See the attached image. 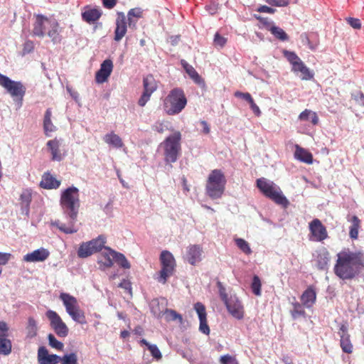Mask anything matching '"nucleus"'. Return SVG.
<instances>
[{"instance_id":"1","label":"nucleus","mask_w":364,"mask_h":364,"mask_svg":"<svg viewBox=\"0 0 364 364\" xmlns=\"http://www.w3.org/2000/svg\"><path fill=\"white\" fill-rule=\"evenodd\" d=\"M60 205L64 213L69 218L68 225H65L60 221H55L53 225L58 228L66 233L73 234L77 231L75 227L77 220V216L80 208L79 190L75 186H71L64 190L60 196Z\"/></svg>"},{"instance_id":"2","label":"nucleus","mask_w":364,"mask_h":364,"mask_svg":"<svg viewBox=\"0 0 364 364\" xmlns=\"http://www.w3.org/2000/svg\"><path fill=\"white\" fill-rule=\"evenodd\" d=\"M334 272L342 279H351L364 267V256L361 253L341 252L338 255Z\"/></svg>"},{"instance_id":"3","label":"nucleus","mask_w":364,"mask_h":364,"mask_svg":"<svg viewBox=\"0 0 364 364\" xmlns=\"http://www.w3.org/2000/svg\"><path fill=\"white\" fill-rule=\"evenodd\" d=\"M62 31L63 28L55 18L38 14L33 23L32 33L33 36L41 38L47 36L54 44H56L60 43L63 39Z\"/></svg>"},{"instance_id":"4","label":"nucleus","mask_w":364,"mask_h":364,"mask_svg":"<svg viewBox=\"0 0 364 364\" xmlns=\"http://www.w3.org/2000/svg\"><path fill=\"white\" fill-rule=\"evenodd\" d=\"M257 187L265 197L269 198L276 204L284 208H287L289 205V201L284 196L280 188L274 182L261 178L257 180Z\"/></svg>"},{"instance_id":"5","label":"nucleus","mask_w":364,"mask_h":364,"mask_svg":"<svg viewBox=\"0 0 364 364\" xmlns=\"http://www.w3.org/2000/svg\"><path fill=\"white\" fill-rule=\"evenodd\" d=\"M186 104L184 92L176 87L171 90L164 100V109L168 115H176L182 112Z\"/></svg>"},{"instance_id":"6","label":"nucleus","mask_w":364,"mask_h":364,"mask_svg":"<svg viewBox=\"0 0 364 364\" xmlns=\"http://www.w3.org/2000/svg\"><path fill=\"white\" fill-rule=\"evenodd\" d=\"M226 180L219 169H214L209 174L206 183V194L211 199L220 198L225 191Z\"/></svg>"},{"instance_id":"7","label":"nucleus","mask_w":364,"mask_h":364,"mask_svg":"<svg viewBox=\"0 0 364 364\" xmlns=\"http://www.w3.org/2000/svg\"><path fill=\"white\" fill-rule=\"evenodd\" d=\"M181 134L176 132L168 136L161 144L164 149V161L167 164L174 163L177 161L181 151Z\"/></svg>"},{"instance_id":"8","label":"nucleus","mask_w":364,"mask_h":364,"mask_svg":"<svg viewBox=\"0 0 364 364\" xmlns=\"http://www.w3.org/2000/svg\"><path fill=\"white\" fill-rule=\"evenodd\" d=\"M62 301L67 314L76 323L85 324L87 323L84 311L80 309L77 299L68 294L60 293L59 296Z\"/></svg>"},{"instance_id":"9","label":"nucleus","mask_w":364,"mask_h":364,"mask_svg":"<svg viewBox=\"0 0 364 364\" xmlns=\"http://www.w3.org/2000/svg\"><path fill=\"white\" fill-rule=\"evenodd\" d=\"M218 287L220 298L224 301L228 312L235 318H242L243 317V307L238 298L235 295L228 296L225 293V289L220 282H218Z\"/></svg>"},{"instance_id":"10","label":"nucleus","mask_w":364,"mask_h":364,"mask_svg":"<svg viewBox=\"0 0 364 364\" xmlns=\"http://www.w3.org/2000/svg\"><path fill=\"white\" fill-rule=\"evenodd\" d=\"M283 54L291 65V70L296 73H300L301 80H309L314 78V73L294 52L284 50Z\"/></svg>"},{"instance_id":"11","label":"nucleus","mask_w":364,"mask_h":364,"mask_svg":"<svg viewBox=\"0 0 364 364\" xmlns=\"http://www.w3.org/2000/svg\"><path fill=\"white\" fill-rule=\"evenodd\" d=\"M160 260L161 263V269L157 279L159 282L165 284L167 279L173 274L176 266L175 259L170 252L164 250L161 253Z\"/></svg>"},{"instance_id":"12","label":"nucleus","mask_w":364,"mask_h":364,"mask_svg":"<svg viewBox=\"0 0 364 364\" xmlns=\"http://www.w3.org/2000/svg\"><path fill=\"white\" fill-rule=\"evenodd\" d=\"M46 316L50 321V327L59 337L65 338L68 335L69 329L67 325L55 311L48 310Z\"/></svg>"},{"instance_id":"13","label":"nucleus","mask_w":364,"mask_h":364,"mask_svg":"<svg viewBox=\"0 0 364 364\" xmlns=\"http://www.w3.org/2000/svg\"><path fill=\"white\" fill-rule=\"evenodd\" d=\"M0 85L5 88L12 97H23L26 92V87L21 82L11 80L9 77L1 73Z\"/></svg>"},{"instance_id":"14","label":"nucleus","mask_w":364,"mask_h":364,"mask_svg":"<svg viewBox=\"0 0 364 364\" xmlns=\"http://www.w3.org/2000/svg\"><path fill=\"white\" fill-rule=\"evenodd\" d=\"M309 228L310 231V240L322 242L328 237L326 228L322 224L319 219H314L309 223Z\"/></svg>"},{"instance_id":"15","label":"nucleus","mask_w":364,"mask_h":364,"mask_svg":"<svg viewBox=\"0 0 364 364\" xmlns=\"http://www.w3.org/2000/svg\"><path fill=\"white\" fill-rule=\"evenodd\" d=\"M202 254L203 250L200 245H190L186 247L183 257L189 264L195 265L202 260Z\"/></svg>"},{"instance_id":"16","label":"nucleus","mask_w":364,"mask_h":364,"mask_svg":"<svg viewBox=\"0 0 364 364\" xmlns=\"http://www.w3.org/2000/svg\"><path fill=\"white\" fill-rule=\"evenodd\" d=\"M50 256L48 250L41 247L31 252L27 253L23 257V260L26 262H42L46 261Z\"/></svg>"},{"instance_id":"17","label":"nucleus","mask_w":364,"mask_h":364,"mask_svg":"<svg viewBox=\"0 0 364 364\" xmlns=\"http://www.w3.org/2000/svg\"><path fill=\"white\" fill-rule=\"evenodd\" d=\"M114 252V250L110 247H105V250L100 252L97 258L100 269L105 270L113 265Z\"/></svg>"},{"instance_id":"18","label":"nucleus","mask_w":364,"mask_h":364,"mask_svg":"<svg viewBox=\"0 0 364 364\" xmlns=\"http://www.w3.org/2000/svg\"><path fill=\"white\" fill-rule=\"evenodd\" d=\"M113 69L112 61L107 59L102 62L100 70L96 73L95 80L97 83H103L106 82L111 75Z\"/></svg>"},{"instance_id":"19","label":"nucleus","mask_w":364,"mask_h":364,"mask_svg":"<svg viewBox=\"0 0 364 364\" xmlns=\"http://www.w3.org/2000/svg\"><path fill=\"white\" fill-rule=\"evenodd\" d=\"M60 357L48 354V351L46 347L42 346L38 350V360L40 364H58L60 362Z\"/></svg>"},{"instance_id":"20","label":"nucleus","mask_w":364,"mask_h":364,"mask_svg":"<svg viewBox=\"0 0 364 364\" xmlns=\"http://www.w3.org/2000/svg\"><path fill=\"white\" fill-rule=\"evenodd\" d=\"M301 302L307 309L313 307L316 301V291L314 286H309L300 296Z\"/></svg>"},{"instance_id":"21","label":"nucleus","mask_w":364,"mask_h":364,"mask_svg":"<svg viewBox=\"0 0 364 364\" xmlns=\"http://www.w3.org/2000/svg\"><path fill=\"white\" fill-rule=\"evenodd\" d=\"M127 33L126 17L123 13H119L116 20V28L114 31V41H119Z\"/></svg>"},{"instance_id":"22","label":"nucleus","mask_w":364,"mask_h":364,"mask_svg":"<svg viewBox=\"0 0 364 364\" xmlns=\"http://www.w3.org/2000/svg\"><path fill=\"white\" fill-rule=\"evenodd\" d=\"M47 146L51 154V159L55 161H60L64 158V154L60 150V143L57 139L50 140L47 142Z\"/></svg>"},{"instance_id":"23","label":"nucleus","mask_w":364,"mask_h":364,"mask_svg":"<svg viewBox=\"0 0 364 364\" xmlns=\"http://www.w3.org/2000/svg\"><path fill=\"white\" fill-rule=\"evenodd\" d=\"M60 185V181L57 180L50 173H45L42 176V180L40 183L41 187L45 189H55Z\"/></svg>"},{"instance_id":"24","label":"nucleus","mask_w":364,"mask_h":364,"mask_svg":"<svg viewBox=\"0 0 364 364\" xmlns=\"http://www.w3.org/2000/svg\"><path fill=\"white\" fill-rule=\"evenodd\" d=\"M294 156L296 159L306 164H311L313 163L312 154L305 149L300 147L299 145H296Z\"/></svg>"},{"instance_id":"25","label":"nucleus","mask_w":364,"mask_h":364,"mask_svg":"<svg viewBox=\"0 0 364 364\" xmlns=\"http://www.w3.org/2000/svg\"><path fill=\"white\" fill-rule=\"evenodd\" d=\"M292 309L290 310V314L294 319H297L299 318H306V313L305 311V306L301 302L299 303L297 301H294L291 303Z\"/></svg>"},{"instance_id":"26","label":"nucleus","mask_w":364,"mask_h":364,"mask_svg":"<svg viewBox=\"0 0 364 364\" xmlns=\"http://www.w3.org/2000/svg\"><path fill=\"white\" fill-rule=\"evenodd\" d=\"M21 212L28 215L29 207L31 202V193L29 190H25L20 196Z\"/></svg>"},{"instance_id":"27","label":"nucleus","mask_w":364,"mask_h":364,"mask_svg":"<svg viewBox=\"0 0 364 364\" xmlns=\"http://www.w3.org/2000/svg\"><path fill=\"white\" fill-rule=\"evenodd\" d=\"M330 260L329 253L326 249L319 251L316 256V266L319 269H325L327 268Z\"/></svg>"},{"instance_id":"28","label":"nucleus","mask_w":364,"mask_h":364,"mask_svg":"<svg viewBox=\"0 0 364 364\" xmlns=\"http://www.w3.org/2000/svg\"><path fill=\"white\" fill-rule=\"evenodd\" d=\"M102 12L100 10L97 9H90L85 11L82 14V17L85 21L89 23H93L100 18Z\"/></svg>"},{"instance_id":"29","label":"nucleus","mask_w":364,"mask_h":364,"mask_svg":"<svg viewBox=\"0 0 364 364\" xmlns=\"http://www.w3.org/2000/svg\"><path fill=\"white\" fill-rule=\"evenodd\" d=\"M103 139L106 144L117 149L122 148L124 145L122 139L112 132L105 134Z\"/></svg>"},{"instance_id":"30","label":"nucleus","mask_w":364,"mask_h":364,"mask_svg":"<svg viewBox=\"0 0 364 364\" xmlns=\"http://www.w3.org/2000/svg\"><path fill=\"white\" fill-rule=\"evenodd\" d=\"M144 91L151 94L156 90L157 83L154 76L149 75L143 79Z\"/></svg>"},{"instance_id":"31","label":"nucleus","mask_w":364,"mask_h":364,"mask_svg":"<svg viewBox=\"0 0 364 364\" xmlns=\"http://www.w3.org/2000/svg\"><path fill=\"white\" fill-rule=\"evenodd\" d=\"M349 221L352 223L350 227L349 235L351 239L356 240L358 237V231L360 228V220L356 216L351 217Z\"/></svg>"},{"instance_id":"32","label":"nucleus","mask_w":364,"mask_h":364,"mask_svg":"<svg viewBox=\"0 0 364 364\" xmlns=\"http://www.w3.org/2000/svg\"><path fill=\"white\" fill-rule=\"evenodd\" d=\"M181 64L186 72L196 84H203V81L202 80L201 77L191 65H188L185 60H182Z\"/></svg>"},{"instance_id":"33","label":"nucleus","mask_w":364,"mask_h":364,"mask_svg":"<svg viewBox=\"0 0 364 364\" xmlns=\"http://www.w3.org/2000/svg\"><path fill=\"white\" fill-rule=\"evenodd\" d=\"M299 119L301 121L311 120L313 125H317L318 123V117L315 112L306 109L299 115Z\"/></svg>"},{"instance_id":"34","label":"nucleus","mask_w":364,"mask_h":364,"mask_svg":"<svg viewBox=\"0 0 364 364\" xmlns=\"http://www.w3.org/2000/svg\"><path fill=\"white\" fill-rule=\"evenodd\" d=\"M142 10L140 8L132 9L127 14L129 26H135L136 21L142 17Z\"/></svg>"},{"instance_id":"35","label":"nucleus","mask_w":364,"mask_h":364,"mask_svg":"<svg viewBox=\"0 0 364 364\" xmlns=\"http://www.w3.org/2000/svg\"><path fill=\"white\" fill-rule=\"evenodd\" d=\"M51 115L52 112L50 109H48L45 113L43 120V128L45 133L47 136L49 135L50 132H53L55 129V127L53 124L51 122Z\"/></svg>"},{"instance_id":"36","label":"nucleus","mask_w":364,"mask_h":364,"mask_svg":"<svg viewBox=\"0 0 364 364\" xmlns=\"http://www.w3.org/2000/svg\"><path fill=\"white\" fill-rule=\"evenodd\" d=\"M94 253L90 241L82 243L77 250V255L80 258H86Z\"/></svg>"},{"instance_id":"37","label":"nucleus","mask_w":364,"mask_h":364,"mask_svg":"<svg viewBox=\"0 0 364 364\" xmlns=\"http://www.w3.org/2000/svg\"><path fill=\"white\" fill-rule=\"evenodd\" d=\"M90 242L95 253L102 250H104L105 247H107L105 246L106 243V237L102 235H99L96 239H93Z\"/></svg>"},{"instance_id":"38","label":"nucleus","mask_w":364,"mask_h":364,"mask_svg":"<svg viewBox=\"0 0 364 364\" xmlns=\"http://www.w3.org/2000/svg\"><path fill=\"white\" fill-rule=\"evenodd\" d=\"M163 315L165 316V319L167 321H178L179 323H182L183 318L182 316L178 314L176 311L166 309L163 312Z\"/></svg>"},{"instance_id":"39","label":"nucleus","mask_w":364,"mask_h":364,"mask_svg":"<svg viewBox=\"0 0 364 364\" xmlns=\"http://www.w3.org/2000/svg\"><path fill=\"white\" fill-rule=\"evenodd\" d=\"M340 345L344 353H351L353 352V345L350 340V335L341 336Z\"/></svg>"},{"instance_id":"40","label":"nucleus","mask_w":364,"mask_h":364,"mask_svg":"<svg viewBox=\"0 0 364 364\" xmlns=\"http://www.w3.org/2000/svg\"><path fill=\"white\" fill-rule=\"evenodd\" d=\"M27 337L32 338L37 335L38 326L36 320L30 317L28 320V325L26 327Z\"/></svg>"},{"instance_id":"41","label":"nucleus","mask_w":364,"mask_h":364,"mask_svg":"<svg viewBox=\"0 0 364 364\" xmlns=\"http://www.w3.org/2000/svg\"><path fill=\"white\" fill-rule=\"evenodd\" d=\"M114 261L124 269L130 268L129 262L126 259L125 256L120 252H114Z\"/></svg>"},{"instance_id":"42","label":"nucleus","mask_w":364,"mask_h":364,"mask_svg":"<svg viewBox=\"0 0 364 364\" xmlns=\"http://www.w3.org/2000/svg\"><path fill=\"white\" fill-rule=\"evenodd\" d=\"M270 32L272 35H274L280 41H285L289 39L288 35L286 32L281 28L278 26H273L270 28Z\"/></svg>"},{"instance_id":"43","label":"nucleus","mask_w":364,"mask_h":364,"mask_svg":"<svg viewBox=\"0 0 364 364\" xmlns=\"http://www.w3.org/2000/svg\"><path fill=\"white\" fill-rule=\"evenodd\" d=\"M11 350V343L10 340L2 337L0 338V354L8 355Z\"/></svg>"},{"instance_id":"44","label":"nucleus","mask_w":364,"mask_h":364,"mask_svg":"<svg viewBox=\"0 0 364 364\" xmlns=\"http://www.w3.org/2000/svg\"><path fill=\"white\" fill-rule=\"evenodd\" d=\"M262 282L258 276L255 275L252 279V292L256 296L261 295Z\"/></svg>"},{"instance_id":"45","label":"nucleus","mask_w":364,"mask_h":364,"mask_svg":"<svg viewBox=\"0 0 364 364\" xmlns=\"http://www.w3.org/2000/svg\"><path fill=\"white\" fill-rule=\"evenodd\" d=\"M61 364H77V355L75 353L64 355L60 357Z\"/></svg>"},{"instance_id":"46","label":"nucleus","mask_w":364,"mask_h":364,"mask_svg":"<svg viewBox=\"0 0 364 364\" xmlns=\"http://www.w3.org/2000/svg\"><path fill=\"white\" fill-rule=\"evenodd\" d=\"M48 339L49 345L52 348L57 349V350H63V348L64 347L63 343L62 342L58 341L56 339V338L52 333L48 334Z\"/></svg>"},{"instance_id":"47","label":"nucleus","mask_w":364,"mask_h":364,"mask_svg":"<svg viewBox=\"0 0 364 364\" xmlns=\"http://www.w3.org/2000/svg\"><path fill=\"white\" fill-rule=\"evenodd\" d=\"M194 309L196 311L199 319H203V318H206L207 314H206V311H205V307L202 303H200V302L196 303L194 304Z\"/></svg>"},{"instance_id":"48","label":"nucleus","mask_w":364,"mask_h":364,"mask_svg":"<svg viewBox=\"0 0 364 364\" xmlns=\"http://www.w3.org/2000/svg\"><path fill=\"white\" fill-rule=\"evenodd\" d=\"M219 362L220 364H239L235 357L229 354L221 355Z\"/></svg>"},{"instance_id":"49","label":"nucleus","mask_w":364,"mask_h":364,"mask_svg":"<svg viewBox=\"0 0 364 364\" xmlns=\"http://www.w3.org/2000/svg\"><path fill=\"white\" fill-rule=\"evenodd\" d=\"M235 243L237 246L245 253H249L250 252V248L249 244L241 238L235 239Z\"/></svg>"},{"instance_id":"50","label":"nucleus","mask_w":364,"mask_h":364,"mask_svg":"<svg viewBox=\"0 0 364 364\" xmlns=\"http://www.w3.org/2000/svg\"><path fill=\"white\" fill-rule=\"evenodd\" d=\"M200 325H199V331L204 333L205 335H209L210 328L207 323V318L199 319Z\"/></svg>"},{"instance_id":"51","label":"nucleus","mask_w":364,"mask_h":364,"mask_svg":"<svg viewBox=\"0 0 364 364\" xmlns=\"http://www.w3.org/2000/svg\"><path fill=\"white\" fill-rule=\"evenodd\" d=\"M213 42L215 46L222 48L225 45L227 39L220 36L218 33H216L214 37Z\"/></svg>"},{"instance_id":"52","label":"nucleus","mask_w":364,"mask_h":364,"mask_svg":"<svg viewBox=\"0 0 364 364\" xmlns=\"http://www.w3.org/2000/svg\"><path fill=\"white\" fill-rule=\"evenodd\" d=\"M266 2L274 6H287L289 5L288 0H266Z\"/></svg>"},{"instance_id":"53","label":"nucleus","mask_w":364,"mask_h":364,"mask_svg":"<svg viewBox=\"0 0 364 364\" xmlns=\"http://www.w3.org/2000/svg\"><path fill=\"white\" fill-rule=\"evenodd\" d=\"M151 95V94H149L148 92L144 91L141 96L139 99L138 105L140 107H144L146 102L150 100Z\"/></svg>"},{"instance_id":"54","label":"nucleus","mask_w":364,"mask_h":364,"mask_svg":"<svg viewBox=\"0 0 364 364\" xmlns=\"http://www.w3.org/2000/svg\"><path fill=\"white\" fill-rule=\"evenodd\" d=\"M149 350L151 352L153 357L159 359L161 358V353L156 345H149Z\"/></svg>"},{"instance_id":"55","label":"nucleus","mask_w":364,"mask_h":364,"mask_svg":"<svg viewBox=\"0 0 364 364\" xmlns=\"http://www.w3.org/2000/svg\"><path fill=\"white\" fill-rule=\"evenodd\" d=\"M347 22L355 29H360L361 28V23L358 18H349L347 19Z\"/></svg>"},{"instance_id":"56","label":"nucleus","mask_w":364,"mask_h":364,"mask_svg":"<svg viewBox=\"0 0 364 364\" xmlns=\"http://www.w3.org/2000/svg\"><path fill=\"white\" fill-rule=\"evenodd\" d=\"M234 95L236 97L241 98L245 100L246 102L250 103V94H249L248 92L243 93L240 91H237L235 92Z\"/></svg>"},{"instance_id":"57","label":"nucleus","mask_w":364,"mask_h":364,"mask_svg":"<svg viewBox=\"0 0 364 364\" xmlns=\"http://www.w3.org/2000/svg\"><path fill=\"white\" fill-rule=\"evenodd\" d=\"M10 253L0 252V265L6 264L11 258Z\"/></svg>"},{"instance_id":"58","label":"nucleus","mask_w":364,"mask_h":364,"mask_svg":"<svg viewBox=\"0 0 364 364\" xmlns=\"http://www.w3.org/2000/svg\"><path fill=\"white\" fill-rule=\"evenodd\" d=\"M34 48L33 43L31 41H27L25 42L23 46V53H29L33 51Z\"/></svg>"},{"instance_id":"59","label":"nucleus","mask_w":364,"mask_h":364,"mask_svg":"<svg viewBox=\"0 0 364 364\" xmlns=\"http://www.w3.org/2000/svg\"><path fill=\"white\" fill-rule=\"evenodd\" d=\"M257 11L259 12H265L269 14H273L275 11V9L269 7L267 6H261L257 9Z\"/></svg>"},{"instance_id":"60","label":"nucleus","mask_w":364,"mask_h":364,"mask_svg":"<svg viewBox=\"0 0 364 364\" xmlns=\"http://www.w3.org/2000/svg\"><path fill=\"white\" fill-rule=\"evenodd\" d=\"M67 91L70 93V96L75 100V102H79V94L77 91L73 90L70 87H67Z\"/></svg>"},{"instance_id":"61","label":"nucleus","mask_w":364,"mask_h":364,"mask_svg":"<svg viewBox=\"0 0 364 364\" xmlns=\"http://www.w3.org/2000/svg\"><path fill=\"white\" fill-rule=\"evenodd\" d=\"M117 0H103L104 6L107 9L113 8L116 4Z\"/></svg>"},{"instance_id":"62","label":"nucleus","mask_w":364,"mask_h":364,"mask_svg":"<svg viewBox=\"0 0 364 364\" xmlns=\"http://www.w3.org/2000/svg\"><path fill=\"white\" fill-rule=\"evenodd\" d=\"M217 9H218V6L216 4H210L208 6H206V10L211 14H214L216 13L217 11Z\"/></svg>"},{"instance_id":"63","label":"nucleus","mask_w":364,"mask_h":364,"mask_svg":"<svg viewBox=\"0 0 364 364\" xmlns=\"http://www.w3.org/2000/svg\"><path fill=\"white\" fill-rule=\"evenodd\" d=\"M252 111L254 112V114L257 117H259L261 114V111L259 108V107L254 103L253 100H252Z\"/></svg>"},{"instance_id":"64","label":"nucleus","mask_w":364,"mask_h":364,"mask_svg":"<svg viewBox=\"0 0 364 364\" xmlns=\"http://www.w3.org/2000/svg\"><path fill=\"white\" fill-rule=\"evenodd\" d=\"M200 124L203 127V132L204 134H208L210 132V128L208 123L205 121H201Z\"/></svg>"}]
</instances>
